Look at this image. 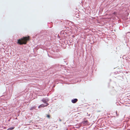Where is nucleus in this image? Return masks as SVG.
<instances>
[{
	"label": "nucleus",
	"mask_w": 130,
	"mask_h": 130,
	"mask_svg": "<svg viewBox=\"0 0 130 130\" xmlns=\"http://www.w3.org/2000/svg\"><path fill=\"white\" fill-rule=\"evenodd\" d=\"M123 17V18H122V19H123V20H124V17Z\"/></svg>",
	"instance_id": "9d476101"
},
{
	"label": "nucleus",
	"mask_w": 130,
	"mask_h": 130,
	"mask_svg": "<svg viewBox=\"0 0 130 130\" xmlns=\"http://www.w3.org/2000/svg\"><path fill=\"white\" fill-rule=\"evenodd\" d=\"M46 104L45 105H44L43 104H41L38 106V108H40L42 107H44L47 106L48 105V104L47 103H46Z\"/></svg>",
	"instance_id": "20e7f679"
},
{
	"label": "nucleus",
	"mask_w": 130,
	"mask_h": 130,
	"mask_svg": "<svg viewBox=\"0 0 130 130\" xmlns=\"http://www.w3.org/2000/svg\"><path fill=\"white\" fill-rule=\"evenodd\" d=\"M29 39V37H25L21 38L18 40V43L20 45L26 44L27 42Z\"/></svg>",
	"instance_id": "f257e3e1"
},
{
	"label": "nucleus",
	"mask_w": 130,
	"mask_h": 130,
	"mask_svg": "<svg viewBox=\"0 0 130 130\" xmlns=\"http://www.w3.org/2000/svg\"><path fill=\"white\" fill-rule=\"evenodd\" d=\"M47 117L48 118H50V116L49 115H47Z\"/></svg>",
	"instance_id": "1a4fd4ad"
},
{
	"label": "nucleus",
	"mask_w": 130,
	"mask_h": 130,
	"mask_svg": "<svg viewBox=\"0 0 130 130\" xmlns=\"http://www.w3.org/2000/svg\"><path fill=\"white\" fill-rule=\"evenodd\" d=\"M81 123L82 124H84L85 125H88L89 124V123L87 120H84Z\"/></svg>",
	"instance_id": "f03ea898"
},
{
	"label": "nucleus",
	"mask_w": 130,
	"mask_h": 130,
	"mask_svg": "<svg viewBox=\"0 0 130 130\" xmlns=\"http://www.w3.org/2000/svg\"><path fill=\"white\" fill-rule=\"evenodd\" d=\"M75 9H76V10H77V8H75Z\"/></svg>",
	"instance_id": "9b49d317"
},
{
	"label": "nucleus",
	"mask_w": 130,
	"mask_h": 130,
	"mask_svg": "<svg viewBox=\"0 0 130 130\" xmlns=\"http://www.w3.org/2000/svg\"><path fill=\"white\" fill-rule=\"evenodd\" d=\"M78 101V100L76 99H74L72 100H71L72 102L73 103H76Z\"/></svg>",
	"instance_id": "39448f33"
},
{
	"label": "nucleus",
	"mask_w": 130,
	"mask_h": 130,
	"mask_svg": "<svg viewBox=\"0 0 130 130\" xmlns=\"http://www.w3.org/2000/svg\"><path fill=\"white\" fill-rule=\"evenodd\" d=\"M14 127H11L8 128L7 130H12L14 128Z\"/></svg>",
	"instance_id": "0eeeda50"
},
{
	"label": "nucleus",
	"mask_w": 130,
	"mask_h": 130,
	"mask_svg": "<svg viewBox=\"0 0 130 130\" xmlns=\"http://www.w3.org/2000/svg\"><path fill=\"white\" fill-rule=\"evenodd\" d=\"M49 100L48 99H46L45 98H43L42 100V101L43 102V103H45L46 104V102L48 101Z\"/></svg>",
	"instance_id": "7ed1b4c3"
},
{
	"label": "nucleus",
	"mask_w": 130,
	"mask_h": 130,
	"mask_svg": "<svg viewBox=\"0 0 130 130\" xmlns=\"http://www.w3.org/2000/svg\"><path fill=\"white\" fill-rule=\"evenodd\" d=\"M117 14V12H113L112 14H110L109 15H116Z\"/></svg>",
	"instance_id": "6e6552de"
},
{
	"label": "nucleus",
	"mask_w": 130,
	"mask_h": 130,
	"mask_svg": "<svg viewBox=\"0 0 130 130\" xmlns=\"http://www.w3.org/2000/svg\"><path fill=\"white\" fill-rule=\"evenodd\" d=\"M36 108V106H33L32 107H31L30 108V110H32L33 109H35Z\"/></svg>",
	"instance_id": "423d86ee"
}]
</instances>
